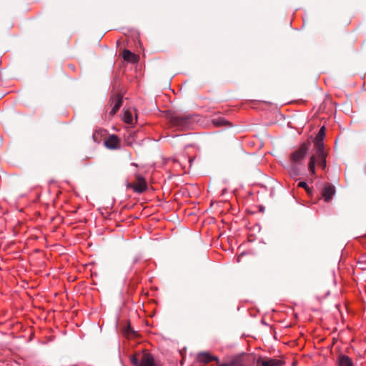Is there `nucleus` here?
Segmentation results:
<instances>
[{"mask_svg":"<svg viewBox=\"0 0 366 366\" xmlns=\"http://www.w3.org/2000/svg\"><path fill=\"white\" fill-rule=\"evenodd\" d=\"M112 104H113V106L109 112V114L111 116H114V114H116V113L118 112V110L121 107V106L122 104V97L120 95L117 96L114 98V102Z\"/></svg>","mask_w":366,"mask_h":366,"instance_id":"f8f14e48","label":"nucleus"},{"mask_svg":"<svg viewBox=\"0 0 366 366\" xmlns=\"http://www.w3.org/2000/svg\"><path fill=\"white\" fill-rule=\"evenodd\" d=\"M297 165H298L297 164H295V163H292V164L291 165L290 171L291 176L296 177L300 174V170H299V168L297 167Z\"/></svg>","mask_w":366,"mask_h":366,"instance_id":"a211bd4d","label":"nucleus"},{"mask_svg":"<svg viewBox=\"0 0 366 366\" xmlns=\"http://www.w3.org/2000/svg\"><path fill=\"white\" fill-rule=\"evenodd\" d=\"M282 362L274 358L259 359L257 361V366H281Z\"/></svg>","mask_w":366,"mask_h":366,"instance_id":"423d86ee","label":"nucleus"},{"mask_svg":"<svg viewBox=\"0 0 366 366\" xmlns=\"http://www.w3.org/2000/svg\"><path fill=\"white\" fill-rule=\"evenodd\" d=\"M130 361L132 364L134 366L140 365V360L136 355L132 356L130 358Z\"/></svg>","mask_w":366,"mask_h":366,"instance_id":"6ab92c4d","label":"nucleus"},{"mask_svg":"<svg viewBox=\"0 0 366 366\" xmlns=\"http://www.w3.org/2000/svg\"><path fill=\"white\" fill-rule=\"evenodd\" d=\"M197 360L199 362L202 363H208L212 360L219 362V359L217 357L213 356L207 352H199L197 355Z\"/></svg>","mask_w":366,"mask_h":366,"instance_id":"0eeeda50","label":"nucleus"},{"mask_svg":"<svg viewBox=\"0 0 366 366\" xmlns=\"http://www.w3.org/2000/svg\"><path fill=\"white\" fill-rule=\"evenodd\" d=\"M337 366H355L352 360L346 355L340 354L337 358Z\"/></svg>","mask_w":366,"mask_h":366,"instance_id":"6e6552de","label":"nucleus"},{"mask_svg":"<svg viewBox=\"0 0 366 366\" xmlns=\"http://www.w3.org/2000/svg\"><path fill=\"white\" fill-rule=\"evenodd\" d=\"M104 145L109 149H117L120 147V140L117 136L112 134L104 140Z\"/></svg>","mask_w":366,"mask_h":366,"instance_id":"20e7f679","label":"nucleus"},{"mask_svg":"<svg viewBox=\"0 0 366 366\" xmlns=\"http://www.w3.org/2000/svg\"><path fill=\"white\" fill-rule=\"evenodd\" d=\"M299 187L304 188L307 192H310V188L308 187L305 182H300L297 184Z\"/></svg>","mask_w":366,"mask_h":366,"instance_id":"aec40b11","label":"nucleus"},{"mask_svg":"<svg viewBox=\"0 0 366 366\" xmlns=\"http://www.w3.org/2000/svg\"><path fill=\"white\" fill-rule=\"evenodd\" d=\"M130 187L137 193H142L147 189V184L143 177H138L137 182L130 185Z\"/></svg>","mask_w":366,"mask_h":366,"instance_id":"39448f33","label":"nucleus"},{"mask_svg":"<svg viewBox=\"0 0 366 366\" xmlns=\"http://www.w3.org/2000/svg\"><path fill=\"white\" fill-rule=\"evenodd\" d=\"M315 164H316V157H315V156H312L310 157L309 164H308L309 171L312 173V174H315Z\"/></svg>","mask_w":366,"mask_h":366,"instance_id":"2eb2a0df","label":"nucleus"},{"mask_svg":"<svg viewBox=\"0 0 366 366\" xmlns=\"http://www.w3.org/2000/svg\"><path fill=\"white\" fill-rule=\"evenodd\" d=\"M193 114H174L169 119L171 126L178 129H187L195 122Z\"/></svg>","mask_w":366,"mask_h":366,"instance_id":"f257e3e1","label":"nucleus"},{"mask_svg":"<svg viewBox=\"0 0 366 366\" xmlns=\"http://www.w3.org/2000/svg\"><path fill=\"white\" fill-rule=\"evenodd\" d=\"M325 137V127L323 126L320 129V130L314 140V146H315V150L324 149L323 140H324Z\"/></svg>","mask_w":366,"mask_h":366,"instance_id":"7ed1b4c3","label":"nucleus"},{"mask_svg":"<svg viewBox=\"0 0 366 366\" xmlns=\"http://www.w3.org/2000/svg\"><path fill=\"white\" fill-rule=\"evenodd\" d=\"M123 120L127 124H132L133 122L132 114L129 111H124L123 115Z\"/></svg>","mask_w":366,"mask_h":366,"instance_id":"dca6fc26","label":"nucleus"},{"mask_svg":"<svg viewBox=\"0 0 366 366\" xmlns=\"http://www.w3.org/2000/svg\"><path fill=\"white\" fill-rule=\"evenodd\" d=\"M240 257H241V255H239L238 257H237V262H240Z\"/></svg>","mask_w":366,"mask_h":366,"instance_id":"412c9836","label":"nucleus"},{"mask_svg":"<svg viewBox=\"0 0 366 366\" xmlns=\"http://www.w3.org/2000/svg\"><path fill=\"white\" fill-rule=\"evenodd\" d=\"M335 192V187L330 184H327L322 189V196L325 199V201L328 202L334 195Z\"/></svg>","mask_w":366,"mask_h":366,"instance_id":"9d476101","label":"nucleus"},{"mask_svg":"<svg viewBox=\"0 0 366 366\" xmlns=\"http://www.w3.org/2000/svg\"><path fill=\"white\" fill-rule=\"evenodd\" d=\"M122 56L123 59L129 62L135 63L138 60V56L128 49H124Z\"/></svg>","mask_w":366,"mask_h":366,"instance_id":"ddd939ff","label":"nucleus"},{"mask_svg":"<svg viewBox=\"0 0 366 366\" xmlns=\"http://www.w3.org/2000/svg\"><path fill=\"white\" fill-rule=\"evenodd\" d=\"M212 122L215 127H230L232 125L228 121L221 117L212 119Z\"/></svg>","mask_w":366,"mask_h":366,"instance_id":"4468645a","label":"nucleus"},{"mask_svg":"<svg viewBox=\"0 0 366 366\" xmlns=\"http://www.w3.org/2000/svg\"><path fill=\"white\" fill-rule=\"evenodd\" d=\"M357 266L360 269L366 270V255L360 257Z\"/></svg>","mask_w":366,"mask_h":366,"instance_id":"f3484780","label":"nucleus"},{"mask_svg":"<svg viewBox=\"0 0 366 366\" xmlns=\"http://www.w3.org/2000/svg\"><path fill=\"white\" fill-rule=\"evenodd\" d=\"M139 366H155L154 359L152 354L144 352L140 359Z\"/></svg>","mask_w":366,"mask_h":366,"instance_id":"1a4fd4ad","label":"nucleus"},{"mask_svg":"<svg viewBox=\"0 0 366 366\" xmlns=\"http://www.w3.org/2000/svg\"><path fill=\"white\" fill-rule=\"evenodd\" d=\"M316 151V162L323 169L326 167V153L324 149L315 150Z\"/></svg>","mask_w":366,"mask_h":366,"instance_id":"9b49d317","label":"nucleus"},{"mask_svg":"<svg viewBox=\"0 0 366 366\" xmlns=\"http://www.w3.org/2000/svg\"><path fill=\"white\" fill-rule=\"evenodd\" d=\"M310 145L311 144L310 142H305L302 143L298 149L292 152L290 154V159L292 163L301 164L310 148Z\"/></svg>","mask_w":366,"mask_h":366,"instance_id":"f03ea898","label":"nucleus"}]
</instances>
